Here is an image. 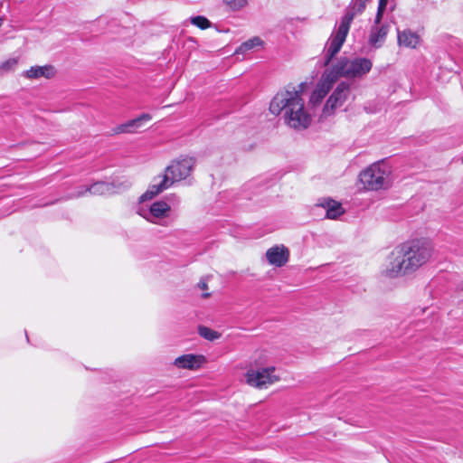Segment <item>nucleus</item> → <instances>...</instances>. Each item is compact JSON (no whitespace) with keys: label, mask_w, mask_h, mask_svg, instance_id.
Instances as JSON below:
<instances>
[{"label":"nucleus","mask_w":463,"mask_h":463,"mask_svg":"<svg viewBox=\"0 0 463 463\" xmlns=\"http://www.w3.org/2000/svg\"><path fill=\"white\" fill-rule=\"evenodd\" d=\"M335 81L336 80L334 76L326 70L313 90L310 96V102L314 105L319 103L326 96Z\"/></svg>","instance_id":"11"},{"label":"nucleus","mask_w":463,"mask_h":463,"mask_svg":"<svg viewBox=\"0 0 463 463\" xmlns=\"http://www.w3.org/2000/svg\"><path fill=\"white\" fill-rule=\"evenodd\" d=\"M388 25H373L370 30L368 43L374 48H379L384 43L388 34Z\"/></svg>","instance_id":"16"},{"label":"nucleus","mask_w":463,"mask_h":463,"mask_svg":"<svg viewBox=\"0 0 463 463\" xmlns=\"http://www.w3.org/2000/svg\"><path fill=\"white\" fill-rule=\"evenodd\" d=\"M462 163H463V157H462Z\"/></svg>","instance_id":"30"},{"label":"nucleus","mask_w":463,"mask_h":463,"mask_svg":"<svg viewBox=\"0 0 463 463\" xmlns=\"http://www.w3.org/2000/svg\"><path fill=\"white\" fill-rule=\"evenodd\" d=\"M354 18V13H345L342 17L337 30L331 35L327 42L325 64L327 65L335 54L339 52L345 42L351 24Z\"/></svg>","instance_id":"6"},{"label":"nucleus","mask_w":463,"mask_h":463,"mask_svg":"<svg viewBox=\"0 0 463 463\" xmlns=\"http://www.w3.org/2000/svg\"><path fill=\"white\" fill-rule=\"evenodd\" d=\"M434 246L426 239L406 241L388 256L383 273L389 278L411 274L427 264L433 257Z\"/></svg>","instance_id":"1"},{"label":"nucleus","mask_w":463,"mask_h":463,"mask_svg":"<svg viewBox=\"0 0 463 463\" xmlns=\"http://www.w3.org/2000/svg\"><path fill=\"white\" fill-rule=\"evenodd\" d=\"M275 372L276 368L274 366L250 367L245 373V382L248 385L256 389H266L279 380Z\"/></svg>","instance_id":"7"},{"label":"nucleus","mask_w":463,"mask_h":463,"mask_svg":"<svg viewBox=\"0 0 463 463\" xmlns=\"http://www.w3.org/2000/svg\"><path fill=\"white\" fill-rule=\"evenodd\" d=\"M222 2L232 11L241 10L248 4V0H222Z\"/></svg>","instance_id":"21"},{"label":"nucleus","mask_w":463,"mask_h":463,"mask_svg":"<svg viewBox=\"0 0 463 463\" xmlns=\"http://www.w3.org/2000/svg\"><path fill=\"white\" fill-rule=\"evenodd\" d=\"M350 94V85L346 82H341L337 85L334 92L327 99L325 108V114H331L336 108L341 107L347 99Z\"/></svg>","instance_id":"9"},{"label":"nucleus","mask_w":463,"mask_h":463,"mask_svg":"<svg viewBox=\"0 0 463 463\" xmlns=\"http://www.w3.org/2000/svg\"><path fill=\"white\" fill-rule=\"evenodd\" d=\"M207 362L203 354H185L176 357L173 364L177 369L196 371L203 367Z\"/></svg>","instance_id":"10"},{"label":"nucleus","mask_w":463,"mask_h":463,"mask_svg":"<svg viewBox=\"0 0 463 463\" xmlns=\"http://www.w3.org/2000/svg\"><path fill=\"white\" fill-rule=\"evenodd\" d=\"M2 24H3V19L0 18V26L2 25Z\"/></svg>","instance_id":"29"},{"label":"nucleus","mask_w":463,"mask_h":463,"mask_svg":"<svg viewBox=\"0 0 463 463\" xmlns=\"http://www.w3.org/2000/svg\"><path fill=\"white\" fill-rule=\"evenodd\" d=\"M192 24L197 26L200 29H207L211 26L210 21L202 15L194 16L191 18Z\"/></svg>","instance_id":"23"},{"label":"nucleus","mask_w":463,"mask_h":463,"mask_svg":"<svg viewBox=\"0 0 463 463\" xmlns=\"http://www.w3.org/2000/svg\"><path fill=\"white\" fill-rule=\"evenodd\" d=\"M387 0H379V5L378 10L379 13H383L385 7H386Z\"/></svg>","instance_id":"25"},{"label":"nucleus","mask_w":463,"mask_h":463,"mask_svg":"<svg viewBox=\"0 0 463 463\" xmlns=\"http://www.w3.org/2000/svg\"><path fill=\"white\" fill-rule=\"evenodd\" d=\"M17 63H18L17 58H10V59L3 61L2 63H0V70L11 71V70L14 69V67L17 65Z\"/></svg>","instance_id":"24"},{"label":"nucleus","mask_w":463,"mask_h":463,"mask_svg":"<svg viewBox=\"0 0 463 463\" xmlns=\"http://www.w3.org/2000/svg\"><path fill=\"white\" fill-rule=\"evenodd\" d=\"M197 286L201 290L205 291L208 289L207 282L204 279L200 280Z\"/></svg>","instance_id":"26"},{"label":"nucleus","mask_w":463,"mask_h":463,"mask_svg":"<svg viewBox=\"0 0 463 463\" xmlns=\"http://www.w3.org/2000/svg\"><path fill=\"white\" fill-rule=\"evenodd\" d=\"M369 0H353L351 9L346 13H354V16L361 14L365 9L366 4Z\"/></svg>","instance_id":"22"},{"label":"nucleus","mask_w":463,"mask_h":463,"mask_svg":"<svg viewBox=\"0 0 463 463\" xmlns=\"http://www.w3.org/2000/svg\"><path fill=\"white\" fill-rule=\"evenodd\" d=\"M138 214L153 224L166 226L171 213V206L165 201L159 200L151 203L148 210L139 208Z\"/></svg>","instance_id":"8"},{"label":"nucleus","mask_w":463,"mask_h":463,"mask_svg":"<svg viewBox=\"0 0 463 463\" xmlns=\"http://www.w3.org/2000/svg\"><path fill=\"white\" fill-rule=\"evenodd\" d=\"M55 74L56 71L52 65L32 66L23 73L24 77L28 80H37L40 78L52 79Z\"/></svg>","instance_id":"14"},{"label":"nucleus","mask_w":463,"mask_h":463,"mask_svg":"<svg viewBox=\"0 0 463 463\" xmlns=\"http://www.w3.org/2000/svg\"><path fill=\"white\" fill-rule=\"evenodd\" d=\"M382 17H383V13H379V11H377V14H376V16H375V19H374V25H379L380 24Z\"/></svg>","instance_id":"27"},{"label":"nucleus","mask_w":463,"mask_h":463,"mask_svg":"<svg viewBox=\"0 0 463 463\" xmlns=\"http://www.w3.org/2000/svg\"><path fill=\"white\" fill-rule=\"evenodd\" d=\"M120 187L116 186L113 183L97 182L90 187L81 189L76 194H74V196H83L87 193H90L93 195H108L118 193Z\"/></svg>","instance_id":"13"},{"label":"nucleus","mask_w":463,"mask_h":463,"mask_svg":"<svg viewBox=\"0 0 463 463\" xmlns=\"http://www.w3.org/2000/svg\"><path fill=\"white\" fill-rule=\"evenodd\" d=\"M398 44L405 48L415 49L420 43V37L411 30L398 31Z\"/></svg>","instance_id":"17"},{"label":"nucleus","mask_w":463,"mask_h":463,"mask_svg":"<svg viewBox=\"0 0 463 463\" xmlns=\"http://www.w3.org/2000/svg\"><path fill=\"white\" fill-rule=\"evenodd\" d=\"M317 206H321L322 208L326 209V216L328 219H336L345 213L341 203L329 199L323 200V202L317 204Z\"/></svg>","instance_id":"18"},{"label":"nucleus","mask_w":463,"mask_h":463,"mask_svg":"<svg viewBox=\"0 0 463 463\" xmlns=\"http://www.w3.org/2000/svg\"><path fill=\"white\" fill-rule=\"evenodd\" d=\"M151 118H152V117L149 114L144 113V114L140 115L139 117H137V118L128 120V122H126L124 124L118 125V127H116L114 128V132L116 134L134 133L138 128H141L143 122L150 121Z\"/></svg>","instance_id":"15"},{"label":"nucleus","mask_w":463,"mask_h":463,"mask_svg":"<svg viewBox=\"0 0 463 463\" xmlns=\"http://www.w3.org/2000/svg\"><path fill=\"white\" fill-rule=\"evenodd\" d=\"M195 161L192 157H183L174 160L165 169V173L156 176L147 190L140 196V202L150 200L175 183L186 179L192 173Z\"/></svg>","instance_id":"3"},{"label":"nucleus","mask_w":463,"mask_h":463,"mask_svg":"<svg viewBox=\"0 0 463 463\" xmlns=\"http://www.w3.org/2000/svg\"><path fill=\"white\" fill-rule=\"evenodd\" d=\"M265 256L269 265L280 268L288 263L289 250L285 245L278 244L269 248Z\"/></svg>","instance_id":"12"},{"label":"nucleus","mask_w":463,"mask_h":463,"mask_svg":"<svg viewBox=\"0 0 463 463\" xmlns=\"http://www.w3.org/2000/svg\"><path fill=\"white\" fill-rule=\"evenodd\" d=\"M202 296H203V298H205L210 297V293H208V292H204V293H203V295H202Z\"/></svg>","instance_id":"28"},{"label":"nucleus","mask_w":463,"mask_h":463,"mask_svg":"<svg viewBox=\"0 0 463 463\" xmlns=\"http://www.w3.org/2000/svg\"><path fill=\"white\" fill-rule=\"evenodd\" d=\"M198 334L200 336L209 341H214L221 337L220 333L204 326H200L198 327Z\"/></svg>","instance_id":"20"},{"label":"nucleus","mask_w":463,"mask_h":463,"mask_svg":"<svg viewBox=\"0 0 463 463\" xmlns=\"http://www.w3.org/2000/svg\"><path fill=\"white\" fill-rule=\"evenodd\" d=\"M262 45H263V41L260 37L255 36V37H252V38L249 39L248 41L242 43L236 49L235 53L244 54L245 52H247L254 48L260 47Z\"/></svg>","instance_id":"19"},{"label":"nucleus","mask_w":463,"mask_h":463,"mask_svg":"<svg viewBox=\"0 0 463 463\" xmlns=\"http://www.w3.org/2000/svg\"><path fill=\"white\" fill-rule=\"evenodd\" d=\"M392 182V167L384 160L371 164L358 175L359 189L364 191L386 190Z\"/></svg>","instance_id":"4"},{"label":"nucleus","mask_w":463,"mask_h":463,"mask_svg":"<svg viewBox=\"0 0 463 463\" xmlns=\"http://www.w3.org/2000/svg\"><path fill=\"white\" fill-rule=\"evenodd\" d=\"M304 83L298 87L288 86L278 91L269 103V110L274 116H282L284 124L294 130L307 129L312 116L302 97Z\"/></svg>","instance_id":"2"},{"label":"nucleus","mask_w":463,"mask_h":463,"mask_svg":"<svg viewBox=\"0 0 463 463\" xmlns=\"http://www.w3.org/2000/svg\"><path fill=\"white\" fill-rule=\"evenodd\" d=\"M373 67V62L367 58L341 57L328 71L335 80L340 77L354 79L367 74Z\"/></svg>","instance_id":"5"}]
</instances>
